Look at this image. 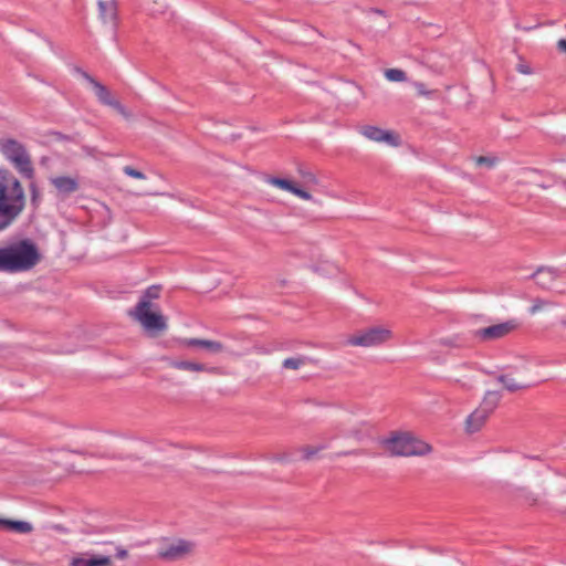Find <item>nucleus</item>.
Listing matches in <instances>:
<instances>
[{"instance_id":"f257e3e1","label":"nucleus","mask_w":566,"mask_h":566,"mask_svg":"<svg viewBox=\"0 0 566 566\" xmlns=\"http://www.w3.org/2000/svg\"><path fill=\"white\" fill-rule=\"evenodd\" d=\"M161 291L163 286L159 284L148 286L140 294L134 308L128 312L129 317L136 321L151 336H158L168 328L167 317L156 303L161 296Z\"/></svg>"},{"instance_id":"f03ea898","label":"nucleus","mask_w":566,"mask_h":566,"mask_svg":"<svg viewBox=\"0 0 566 566\" xmlns=\"http://www.w3.org/2000/svg\"><path fill=\"white\" fill-rule=\"evenodd\" d=\"M22 184L7 169H0V231L8 229L25 208Z\"/></svg>"},{"instance_id":"7ed1b4c3","label":"nucleus","mask_w":566,"mask_h":566,"mask_svg":"<svg viewBox=\"0 0 566 566\" xmlns=\"http://www.w3.org/2000/svg\"><path fill=\"white\" fill-rule=\"evenodd\" d=\"M41 261L36 244L22 239L0 247V272L19 273L32 270Z\"/></svg>"},{"instance_id":"20e7f679","label":"nucleus","mask_w":566,"mask_h":566,"mask_svg":"<svg viewBox=\"0 0 566 566\" xmlns=\"http://www.w3.org/2000/svg\"><path fill=\"white\" fill-rule=\"evenodd\" d=\"M380 444L392 457L426 455L432 451L429 443L410 432L394 431L388 438L381 439Z\"/></svg>"},{"instance_id":"39448f33","label":"nucleus","mask_w":566,"mask_h":566,"mask_svg":"<svg viewBox=\"0 0 566 566\" xmlns=\"http://www.w3.org/2000/svg\"><path fill=\"white\" fill-rule=\"evenodd\" d=\"M0 150L2 155L13 164L20 174L29 179L33 178L34 168L32 166L31 157L21 143L15 139H4L0 142Z\"/></svg>"},{"instance_id":"423d86ee","label":"nucleus","mask_w":566,"mask_h":566,"mask_svg":"<svg viewBox=\"0 0 566 566\" xmlns=\"http://www.w3.org/2000/svg\"><path fill=\"white\" fill-rule=\"evenodd\" d=\"M197 542L189 538L176 537L166 541L158 552L161 559L176 562L186 559L195 555L197 551Z\"/></svg>"},{"instance_id":"0eeeda50","label":"nucleus","mask_w":566,"mask_h":566,"mask_svg":"<svg viewBox=\"0 0 566 566\" xmlns=\"http://www.w3.org/2000/svg\"><path fill=\"white\" fill-rule=\"evenodd\" d=\"M391 336V332L381 326H373L365 329L357 331L349 336L347 343L352 346L370 347L378 346Z\"/></svg>"},{"instance_id":"6e6552de","label":"nucleus","mask_w":566,"mask_h":566,"mask_svg":"<svg viewBox=\"0 0 566 566\" xmlns=\"http://www.w3.org/2000/svg\"><path fill=\"white\" fill-rule=\"evenodd\" d=\"M84 80H86L93 87L95 95L101 104L109 106L114 108L118 114H120L125 118H130L132 114L129 111L120 104L111 93V91L95 77L90 75L85 71H78Z\"/></svg>"},{"instance_id":"1a4fd4ad","label":"nucleus","mask_w":566,"mask_h":566,"mask_svg":"<svg viewBox=\"0 0 566 566\" xmlns=\"http://www.w3.org/2000/svg\"><path fill=\"white\" fill-rule=\"evenodd\" d=\"M521 323L516 318H511L506 322L490 325L486 327L478 328L470 332V336L478 338L480 342H491L503 338L517 329Z\"/></svg>"},{"instance_id":"9d476101","label":"nucleus","mask_w":566,"mask_h":566,"mask_svg":"<svg viewBox=\"0 0 566 566\" xmlns=\"http://www.w3.org/2000/svg\"><path fill=\"white\" fill-rule=\"evenodd\" d=\"M358 132L369 140L385 143L391 147H399L402 143L398 133L390 129H382L374 125H363Z\"/></svg>"},{"instance_id":"9b49d317","label":"nucleus","mask_w":566,"mask_h":566,"mask_svg":"<svg viewBox=\"0 0 566 566\" xmlns=\"http://www.w3.org/2000/svg\"><path fill=\"white\" fill-rule=\"evenodd\" d=\"M49 180L54 188L56 197L62 200L69 198L80 189L78 177L60 175L53 176Z\"/></svg>"},{"instance_id":"f8f14e48","label":"nucleus","mask_w":566,"mask_h":566,"mask_svg":"<svg viewBox=\"0 0 566 566\" xmlns=\"http://www.w3.org/2000/svg\"><path fill=\"white\" fill-rule=\"evenodd\" d=\"M315 33L314 28L292 21L291 28L285 30V42L308 44L313 42Z\"/></svg>"},{"instance_id":"ddd939ff","label":"nucleus","mask_w":566,"mask_h":566,"mask_svg":"<svg viewBox=\"0 0 566 566\" xmlns=\"http://www.w3.org/2000/svg\"><path fill=\"white\" fill-rule=\"evenodd\" d=\"M69 566H113V559L106 555L76 553L71 556Z\"/></svg>"},{"instance_id":"4468645a","label":"nucleus","mask_w":566,"mask_h":566,"mask_svg":"<svg viewBox=\"0 0 566 566\" xmlns=\"http://www.w3.org/2000/svg\"><path fill=\"white\" fill-rule=\"evenodd\" d=\"M560 276L559 270L551 266H538L528 277L545 290H549L553 283Z\"/></svg>"},{"instance_id":"2eb2a0df","label":"nucleus","mask_w":566,"mask_h":566,"mask_svg":"<svg viewBox=\"0 0 566 566\" xmlns=\"http://www.w3.org/2000/svg\"><path fill=\"white\" fill-rule=\"evenodd\" d=\"M98 19L103 24L116 25L118 20V6L116 0L97 1Z\"/></svg>"},{"instance_id":"dca6fc26","label":"nucleus","mask_w":566,"mask_h":566,"mask_svg":"<svg viewBox=\"0 0 566 566\" xmlns=\"http://www.w3.org/2000/svg\"><path fill=\"white\" fill-rule=\"evenodd\" d=\"M167 360L170 365V367L179 369V370H188V371H196L201 373L206 371L209 374H219L218 367H208L205 364L196 363V361H189V360H169L168 358H164Z\"/></svg>"},{"instance_id":"f3484780","label":"nucleus","mask_w":566,"mask_h":566,"mask_svg":"<svg viewBox=\"0 0 566 566\" xmlns=\"http://www.w3.org/2000/svg\"><path fill=\"white\" fill-rule=\"evenodd\" d=\"M181 344L186 347H200L211 354H220L224 350V346L222 343L210 339L185 338L181 340Z\"/></svg>"},{"instance_id":"a211bd4d","label":"nucleus","mask_w":566,"mask_h":566,"mask_svg":"<svg viewBox=\"0 0 566 566\" xmlns=\"http://www.w3.org/2000/svg\"><path fill=\"white\" fill-rule=\"evenodd\" d=\"M489 413L481 408H476L471 415L468 416L465 421V430L468 433L478 432L485 420L489 418Z\"/></svg>"},{"instance_id":"6ab92c4d","label":"nucleus","mask_w":566,"mask_h":566,"mask_svg":"<svg viewBox=\"0 0 566 566\" xmlns=\"http://www.w3.org/2000/svg\"><path fill=\"white\" fill-rule=\"evenodd\" d=\"M308 187V185H304L302 181L285 176V191L291 192L300 199L312 200V195L307 190Z\"/></svg>"},{"instance_id":"aec40b11","label":"nucleus","mask_w":566,"mask_h":566,"mask_svg":"<svg viewBox=\"0 0 566 566\" xmlns=\"http://www.w3.org/2000/svg\"><path fill=\"white\" fill-rule=\"evenodd\" d=\"M0 528L10 530L20 534H28L33 531V526L29 522L13 521L0 517Z\"/></svg>"},{"instance_id":"412c9836","label":"nucleus","mask_w":566,"mask_h":566,"mask_svg":"<svg viewBox=\"0 0 566 566\" xmlns=\"http://www.w3.org/2000/svg\"><path fill=\"white\" fill-rule=\"evenodd\" d=\"M500 399H501L500 391H496V390L488 391L479 408L483 409L484 411H486V413L491 415L493 412V410L496 408V406L499 405Z\"/></svg>"},{"instance_id":"4be33fe9","label":"nucleus","mask_w":566,"mask_h":566,"mask_svg":"<svg viewBox=\"0 0 566 566\" xmlns=\"http://www.w3.org/2000/svg\"><path fill=\"white\" fill-rule=\"evenodd\" d=\"M296 166H297V174H298V177H300L298 181H302L304 185H308V186H316V185H318V179L316 178V176L311 170H308L305 167V165L296 164Z\"/></svg>"},{"instance_id":"5701e85b","label":"nucleus","mask_w":566,"mask_h":566,"mask_svg":"<svg viewBox=\"0 0 566 566\" xmlns=\"http://www.w3.org/2000/svg\"><path fill=\"white\" fill-rule=\"evenodd\" d=\"M496 380L503 384L504 388L510 392H515L520 389H525L530 387V385H521L515 382V380L511 378L509 375L501 374L496 377Z\"/></svg>"},{"instance_id":"b1692460","label":"nucleus","mask_w":566,"mask_h":566,"mask_svg":"<svg viewBox=\"0 0 566 566\" xmlns=\"http://www.w3.org/2000/svg\"><path fill=\"white\" fill-rule=\"evenodd\" d=\"M440 344L447 347L460 348L467 345V338L457 334L450 337L441 338Z\"/></svg>"},{"instance_id":"393cba45","label":"nucleus","mask_w":566,"mask_h":566,"mask_svg":"<svg viewBox=\"0 0 566 566\" xmlns=\"http://www.w3.org/2000/svg\"><path fill=\"white\" fill-rule=\"evenodd\" d=\"M313 359L306 356H297L285 358V369H297L301 366H304L308 363H312Z\"/></svg>"},{"instance_id":"a878e982","label":"nucleus","mask_w":566,"mask_h":566,"mask_svg":"<svg viewBox=\"0 0 566 566\" xmlns=\"http://www.w3.org/2000/svg\"><path fill=\"white\" fill-rule=\"evenodd\" d=\"M385 76L390 82H402L407 78L406 72L400 69H388Z\"/></svg>"},{"instance_id":"bb28decb","label":"nucleus","mask_w":566,"mask_h":566,"mask_svg":"<svg viewBox=\"0 0 566 566\" xmlns=\"http://www.w3.org/2000/svg\"><path fill=\"white\" fill-rule=\"evenodd\" d=\"M497 161H499L497 157H493V156H479V157H475L476 166H479V167H486L489 169L493 168Z\"/></svg>"},{"instance_id":"cd10ccee","label":"nucleus","mask_w":566,"mask_h":566,"mask_svg":"<svg viewBox=\"0 0 566 566\" xmlns=\"http://www.w3.org/2000/svg\"><path fill=\"white\" fill-rule=\"evenodd\" d=\"M517 492H518V495L524 499L527 503H530L531 505H534L537 503L538 499H537V495L535 493H533L532 491H530L527 488H518L517 489Z\"/></svg>"},{"instance_id":"c85d7f7f","label":"nucleus","mask_w":566,"mask_h":566,"mask_svg":"<svg viewBox=\"0 0 566 566\" xmlns=\"http://www.w3.org/2000/svg\"><path fill=\"white\" fill-rule=\"evenodd\" d=\"M123 171L126 176L130 177V178H134V179H139V180H145L146 179V176L143 171L132 167V166H124L123 167Z\"/></svg>"},{"instance_id":"c756f323","label":"nucleus","mask_w":566,"mask_h":566,"mask_svg":"<svg viewBox=\"0 0 566 566\" xmlns=\"http://www.w3.org/2000/svg\"><path fill=\"white\" fill-rule=\"evenodd\" d=\"M326 446H318V447H305L303 448V460H311L316 453H318L321 450L325 449Z\"/></svg>"},{"instance_id":"7c9ffc66","label":"nucleus","mask_w":566,"mask_h":566,"mask_svg":"<svg viewBox=\"0 0 566 566\" xmlns=\"http://www.w3.org/2000/svg\"><path fill=\"white\" fill-rule=\"evenodd\" d=\"M315 271H325L331 275H334L338 272V268L334 264L324 263L315 268Z\"/></svg>"},{"instance_id":"2f4dec72","label":"nucleus","mask_w":566,"mask_h":566,"mask_svg":"<svg viewBox=\"0 0 566 566\" xmlns=\"http://www.w3.org/2000/svg\"><path fill=\"white\" fill-rule=\"evenodd\" d=\"M30 193L32 205L38 206L40 201V191L34 182L30 185Z\"/></svg>"},{"instance_id":"473e14b6","label":"nucleus","mask_w":566,"mask_h":566,"mask_svg":"<svg viewBox=\"0 0 566 566\" xmlns=\"http://www.w3.org/2000/svg\"><path fill=\"white\" fill-rule=\"evenodd\" d=\"M516 70L517 72H520L521 74H525V75H530L533 73V70L531 67L530 64L525 63V62H521L516 65Z\"/></svg>"},{"instance_id":"72a5a7b5","label":"nucleus","mask_w":566,"mask_h":566,"mask_svg":"<svg viewBox=\"0 0 566 566\" xmlns=\"http://www.w3.org/2000/svg\"><path fill=\"white\" fill-rule=\"evenodd\" d=\"M416 88H417V92L419 95H422V96H431L433 94V91H428L426 85L421 82H417L415 84Z\"/></svg>"},{"instance_id":"f704fd0d","label":"nucleus","mask_w":566,"mask_h":566,"mask_svg":"<svg viewBox=\"0 0 566 566\" xmlns=\"http://www.w3.org/2000/svg\"><path fill=\"white\" fill-rule=\"evenodd\" d=\"M546 304L545 301L541 300V298H537L534 301V304L528 308V312L531 314H535L537 311H539L542 308V306Z\"/></svg>"},{"instance_id":"c9c22d12","label":"nucleus","mask_w":566,"mask_h":566,"mask_svg":"<svg viewBox=\"0 0 566 566\" xmlns=\"http://www.w3.org/2000/svg\"><path fill=\"white\" fill-rule=\"evenodd\" d=\"M268 182L283 189V178L281 177L268 178Z\"/></svg>"},{"instance_id":"e433bc0d","label":"nucleus","mask_w":566,"mask_h":566,"mask_svg":"<svg viewBox=\"0 0 566 566\" xmlns=\"http://www.w3.org/2000/svg\"><path fill=\"white\" fill-rule=\"evenodd\" d=\"M115 557L118 559H125L128 557V552L125 548L117 547Z\"/></svg>"},{"instance_id":"4c0bfd02","label":"nucleus","mask_w":566,"mask_h":566,"mask_svg":"<svg viewBox=\"0 0 566 566\" xmlns=\"http://www.w3.org/2000/svg\"><path fill=\"white\" fill-rule=\"evenodd\" d=\"M557 49L563 52V53H566V39H560L558 40L557 42Z\"/></svg>"},{"instance_id":"58836bf2","label":"nucleus","mask_w":566,"mask_h":566,"mask_svg":"<svg viewBox=\"0 0 566 566\" xmlns=\"http://www.w3.org/2000/svg\"><path fill=\"white\" fill-rule=\"evenodd\" d=\"M516 29H522L524 31H531L536 28V25H530V27H522L518 22L515 23Z\"/></svg>"},{"instance_id":"ea45409f","label":"nucleus","mask_w":566,"mask_h":566,"mask_svg":"<svg viewBox=\"0 0 566 566\" xmlns=\"http://www.w3.org/2000/svg\"><path fill=\"white\" fill-rule=\"evenodd\" d=\"M135 196H144L145 193L144 192H134ZM150 196H165L166 193L164 192H151L149 193Z\"/></svg>"},{"instance_id":"a19ab883","label":"nucleus","mask_w":566,"mask_h":566,"mask_svg":"<svg viewBox=\"0 0 566 566\" xmlns=\"http://www.w3.org/2000/svg\"><path fill=\"white\" fill-rule=\"evenodd\" d=\"M353 453H355V451H344V452L338 453V455H349Z\"/></svg>"},{"instance_id":"79ce46f5","label":"nucleus","mask_w":566,"mask_h":566,"mask_svg":"<svg viewBox=\"0 0 566 566\" xmlns=\"http://www.w3.org/2000/svg\"><path fill=\"white\" fill-rule=\"evenodd\" d=\"M374 12H376L377 14H384V10L381 9H373Z\"/></svg>"}]
</instances>
